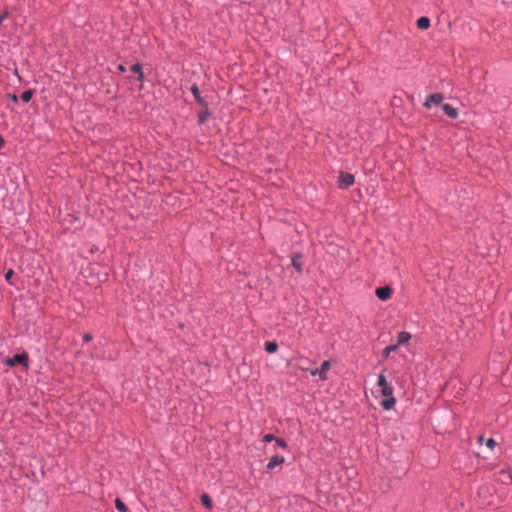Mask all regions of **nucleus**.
Wrapping results in <instances>:
<instances>
[{
  "label": "nucleus",
  "instance_id": "f257e3e1",
  "mask_svg": "<svg viewBox=\"0 0 512 512\" xmlns=\"http://www.w3.org/2000/svg\"><path fill=\"white\" fill-rule=\"evenodd\" d=\"M380 392L382 396L385 397V399L381 402L382 408L386 411L391 410L396 403V398L393 395L394 388L391 385H388L387 387L380 389Z\"/></svg>",
  "mask_w": 512,
  "mask_h": 512
},
{
  "label": "nucleus",
  "instance_id": "f03ea898",
  "mask_svg": "<svg viewBox=\"0 0 512 512\" xmlns=\"http://www.w3.org/2000/svg\"><path fill=\"white\" fill-rule=\"evenodd\" d=\"M330 367H331L330 361L325 360V361H323V363L321 364L319 369L311 370L310 374L312 376L318 375L320 377V379L324 381L327 379V372L329 371Z\"/></svg>",
  "mask_w": 512,
  "mask_h": 512
},
{
  "label": "nucleus",
  "instance_id": "7ed1b4c3",
  "mask_svg": "<svg viewBox=\"0 0 512 512\" xmlns=\"http://www.w3.org/2000/svg\"><path fill=\"white\" fill-rule=\"evenodd\" d=\"M6 363L10 366L22 364L23 366L28 367V355L26 353L15 354L12 358H8Z\"/></svg>",
  "mask_w": 512,
  "mask_h": 512
},
{
  "label": "nucleus",
  "instance_id": "20e7f679",
  "mask_svg": "<svg viewBox=\"0 0 512 512\" xmlns=\"http://www.w3.org/2000/svg\"><path fill=\"white\" fill-rule=\"evenodd\" d=\"M377 298L381 301H387L392 297L393 289L390 286L378 287L375 290Z\"/></svg>",
  "mask_w": 512,
  "mask_h": 512
},
{
  "label": "nucleus",
  "instance_id": "39448f33",
  "mask_svg": "<svg viewBox=\"0 0 512 512\" xmlns=\"http://www.w3.org/2000/svg\"><path fill=\"white\" fill-rule=\"evenodd\" d=\"M355 181L354 175L351 173H344L342 172L339 175V188L341 189H347L351 185H353Z\"/></svg>",
  "mask_w": 512,
  "mask_h": 512
},
{
  "label": "nucleus",
  "instance_id": "423d86ee",
  "mask_svg": "<svg viewBox=\"0 0 512 512\" xmlns=\"http://www.w3.org/2000/svg\"><path fill=\"white\" fill-rule=\"evenodd\" d=\"M444 96L442 93H433L427 96L426 101L424 102V106L426 108H431L433 105H438L442 103Z\"/></svg>",
  "mask_w": 512,
  "mask_h": 512
},
{
  "label": "nucleus",
  "instance_id": "0eeeda50",
  "mask_svg": "<svg viewBox=\"0 0 512 512\" xmlns=\"http://www.w3.org/2000/svg\"><path fill=\"white\" fill-rule=\"evenodd\" d=\"M285 461V458L283 456H280V455H275L273 456L270 461L268 462L266 468L268 470H273L274 468H276L277 466L283 464Z\"/></svg>",
  "mask_w": 512,
  "mask_h": 512
},
{
  "label": "nucleus",
  "instance_id": "6e6552de",
  "mask_svg": "<svg viewBox=\"0 0 512 512\" xmlns=\"http://www.w3.org/2000/svg\"><path fill=\"white\" fill-rule=\"evenodd\" d=\"M442 109L444 113L451 119H455L458 117V110L455 107L451 106L450 104H444L442 106Z\"/></svg>",
  "mask_w": 512,
  "mask_h": 512
},
{
  "label": "nucleus",
  "instance_id": "1a4fd4ad",
  "mask_svg": "<svg viewBox=\"0 0 512 512\" xmlns=\"http://www.w3.org/2000/svg\"><path fill=\"white\" fill-rule=\"evenodd\" d=\"M411 334L407 331H401L397 335V344L396 345H404L408 343L411 339Z\"/></svg>",
  "mask_w": 512,
  "mask_h": 512
},
{
  "label": "nucleus",
  "instance_id": "9d476101",
  "mask_svg": "<svg viewBox=\"0 0 512 512\" xmlns=\"http://www.w3.org/2000/svg\"><path fill=\"white\" fill-rule=\"evenodd\" d=\"M301 254H294L292 256V265L297 270L298 273L302 272V263H301Z\"/></svg>",
  "mask_w": 512,
  "mask_h": 512
},
{
  "label": "nucleus",
  "instance_id": "9b49d317",
  "mask_svg": "<svg viewBox=\"0 0 512 512\" xmlns=\"http://www.w3.org/2000/svg\"><path fill=\"white\" fill-rule=\"evenodd\" d=\"M430 19L426 16H422L417 20V27L419 29L425 30L430 27Z\"/></svg>",
  "mask_w": 512,
  "mask_h": 512
},
{
  "label": "nucleus",
  "instance_id": "f8f14e48",
  "mask_svg": "<svg viewBox=\"0 0 512 512\" xmlns=\"http://www.w3.org/2000/svg\"><path fill=\"white\" fill-rule=\"evenodd\" d=\"M191 93L193 94L194 98L196 99V101L198 103L205 104V101L203 100V98L200 95V90L196 85H193L191 87Z\"/></svg>",
  "mask_w": 512,
  "mask_h": 512
},
{
  "label": "nucleus",
  "instance_id": "ddd939ff",
  "mask_svg": "<svg viewBox=\"0 0 512 512\" xmlns=\"http://www.w3.org/2000/svg\"><path fill=\"white\" fill-rule=\"evenodd\" d=\"M278 349V344L275 342V341H271V342H266L265 343V350L268 352V353H274L276 352Z\"/></svg>",
  "mask_w": 512,
  "mask_h": 512
},
{
  "label": "nucleus",
  "instance_id": "4468645a",
  "mask_svg": "<svg viewBox=\"0 0 512 512\" xmlns=\"http://www.w3.org/2000/svg\"><path fill=\"white\" fill-rule=\"evenodd\" d=\"M389 384L387 383L386 377L383 373H380L377 378V386L380 387V389L387 387Z\"/></svg>",
  "mask_w": 512,
  "mask_h": 512
},
{
  "label": "nucleus",
  "instance_id": "2eb2a0df",
  "mask_svg": "<svg viewBox=\"0 0 512 512\" xmlns=\"http://www.w3.org/2000/svg\"><path fill=\"white\" fill-rule=\"evenodd\" d=\"M201 501H202V504L207 507L208 509H211L213 504H212V500L211 498L209 497L208 494H203L201 496Z\"/></svg>",
  "mask_w": 512,
  "mask_h": 512
},
{
  "label": "nucleus",
  "instance_id": "dca6fc26",
  "mask_svg": "<svg viewBox=\"0 0 512 512\" xmlns=\"http://www.w3.org/2000/svg\"><path fill=\"white\" fill-rule=\"evenodd\" d=\"M131 70H132V72L139 74V77H138L139 80H142L144 78V75H143V72H142V67H141L140 64H138V63L133 64L131 66Z\"/></svg>",
  "mask_w": 512,
  "mask_h": 512
},
{
  "label": "nucleus",
  "instance_id": "f3484780",
  "mask_svg": "<svg viewBox=\"0 0 512 512\" xmlns=\"http://www.w3.org/2000/svg\"><path fill=\"white\" fill-rule=\"evenodd\" d=\"M33 96V92L31 90H25L21 94V100L25 103L29 102Z\"/></svg>",
  "mask_w": 512,
  "mask_h": 512
},
{
  "label": "nucleus",
  "instance_id": "a211bd4d",
  "mask_svg": "<svg viewBox=\"0 0 512 512\" xmlns=\"http://www.w3.org/2000/svg\"><path fill=\"white\" fill-rule=\"evenodd\" d=\"M398 348V345L394 344V345H390V346H387L384 350H383V356L385 358H387L393 351H395L396 349Z\"/></svg>",
  "mask_w": 512,
  "mask_h": 512
},
{
  "label": "nucleus",
  "instance_id": "6ab92c4d",
  "mask_svg": "<svg viewBox=\"0 0 512 512\" xmlns=\"http://www.w3.org/2000/svg\"><path fill=\"white\" fill-rule=\"evenodd\" d=\"M115 505H116V508L119 511H121V512H126L127 511L126 505L120 499H116Z\"/></svg>",
  "mask_w": 512,
  "mask_h": 512
},
{
  "label": "nucleus",
  "instance_id": "aec40b11",
  "mask_svg": "<svg viewBox=\"0 0 512 512\" xmlns=\"http://www.w3.org/2000/svg\"><path fill=\"white\" fill-rule=\"evenodd\" d=\"M275 443L278 447L282 448V449H286L287 448V443L285 442L284 439L282 438H276L275 439Z\"/></svg>",
  "mask_w": 512,
  "mask_h": 512
},
{
  "label": "nucleus",
  "instance_id": "412c9836",
  "mask_svg": "<svg viewBox=\"0 0 512 512\" xmlns=\"http://www.w3.org/2000/svg\"><path fill=\"white\" fill-rule=\"evenodd\" d=\"M207 117H208V113L207 112H202L198 115V121L200 124H203L206 120H207Z\"/></svg>",
  "mask_w": 512,
  "mask_h": 512
},
{
  "label": "nucleus",
  "instance_id": "4be33fe9",
  "mask_svg": "<svg viewBox=\"0 0 512 512\" xmlns=\"http://www.w3.org/2000/svg\"><path fill=\"white\" fill-rule=\"evenodd\" d=\"M276 438L277 437H275L273 434H266V435H264L263 440L265 442H271V441H275Z\"/></svg>",
  "mask_w": 512,
  "mask_h": 512
},
{
  "label": "nucleus",
  "instance_id": "5701e85b",
  "mask_svg": "<svg viewBox=\"0 0 512 512\" xmlns=\"http://www.w3.org/2000/svg\"><path fill=\"white\" fill-rule=\"evenodd\" d=\"M486 446L490 449H493L495 446H496V442L494 439L492 438H489L487 441H486Z\"/></svg>",
  "mask_w": 512,
  "mask_h": 512
},
{
  "label": "nucleus",
  "instance_id": "b1692460",
  "mask_svg": "<svg viewBox=\"0 0 512 512\" xmlns=\"http://www.w3.org/2000/svg\"><path fill=\"white\" fill-rule=\"evenodd\" d=\"M13 274H14L13 270H11V269H10V270H8V271L5 273V280H6L7 282H9V283H10V280H11V278H12Z\"/></svg>",
  "mask_w": 512,
  "mask_h": 512
},
{
  "label": "nucleus",
  "instance_id": "393cba45",
  "mask_svg": "<svg viewBox=\"0 0 512 512\" xmlns=\"http://www.w3.org/2000/svg\"><path fill=\"white\" fill-rule=\"evenodd\" d=\"M92 339H93V336H92V334H90V333H86V334H84V336H83V340H84L85 342H90Z\"/></svg>",
  "mask_w": 512,
  "mask_h": 512
},
{
  "label": "nucleus",
  "instance_id": "a878e982",
  "mask_svg": "<svg viewBox=\"0 0 512 512\" xmlns=\"http://www.w3.org/2000/svg\"><path fill=\"white\" fill-rule=\"evenodd\" d=\"M5 144V141L3 139V137L0 135V149L4 146Z\"/></svg>",
  "mask_w": 512,
  "mask_h": 512
},
{
  "label": "nucleus",
  "instance_id": "bb28decb",
  "mask_svg": "<svg viewBox=\"0 0 512 512\" xmlns=\"http://www.w3.org/2000/svg\"><path fill=\"white\" fill-rule=\"evenodd\" d=\"M478 440H479V442H483V440H484L483 436H480Z\"/></svg>",
  "mask_w": 512,
  "mask_h": 512
},
{
  "label": "nucleus",
  "instance_id": "cd10ccee",
  "mask_svg": "<svg viewBox=\"0 0 512 512\" xmlns=\"http://www.w3.org/2000/svg\"><path fill=\"white\" fill-rule=\"evenodd\" d=\"M106 279H107V274L105 273V274L103 275V281H104V280H106Z\"/></svg>",
  "mask_w": 512,
  "mask_h": 512
}]
</instances>
